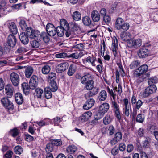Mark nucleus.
Instances as JSON below:
<instances>
[{
    "mask_svg": "<svg viewBox=\"0 0 158 158\" xmlns=\"http://www.w3.org/2000/svg\"><path fill=\"white\" fill-rule=\"evenodd\" d=\"M103 20L106 23L108 24L111 21V18L108 15H105L103 17Z\"/></svg>",
    "mask_w": 158,
    "mask_h": 158,
    "instance_id": "nucleus-61",
    "label": "nucleus"
},
{
    "mask_svg": "<svg viewBox=\"0 0 158 158\" xmlns=\"http://www.w3.org/2000/svg\"><path fill=\"white\" fill-rule=\"evenodd\" d=\"M48 88L52 92L56 91L58 89V87L55 81H51L49 83Z\"/></svg>",
    "mask_w": 158,
    "mask_h": 158,
    "instance_id": "nucleus-27",
    "label": "nucleus"
},
{
    "mask_svg": "<svg viewBox=\"0 0 158 158\" xmlns=\"http://www.w3.org/2000/svg\"><path fill=\"white\" fill-rule=\"evenodd\" d=\"M109 134L111 135H113L115 132V129L113 125H109L108 128Z\"/></svg>",
    "mask_w": 158,
    "mask_h": 158,
    "instance_id": "nucleus-51",
    "label": "nucleus"
},
{
    "mask_svg": "<svg viewBox=\"0 0 158 158\" xmlns=\"http://www.w3.org/2000/svg\"><path fill=\"white\" fill-rule=\"evenodd\" d=\"M148 67L146 64H143L138 68L136 71L135 75L137 77H139L148 71Z\"/></svg>",
    "mask_w": 158,
    "mask_h": 158,
    "instance_id": "nucleus-12",
    "label": "nucleus"
},
{
    "mask_svg": "<svg viewBox=\"0 0 158 158\" xmlns=\"http://www.w3.org/2000/svg\"><path fill=\"white\" fill-rule=\"evenodd\" d=\"M14 89L12 85L10 84H7L5 87L3 92L4 94L7 98H11L13 95Z\"/></svg>",
    "mask_w": 158,
    "mask_h": 158,
    "instance_id": "nucleus-8",
    "label": "nucleus"
},
{
    "mask_svg": "<svg viewBox=\"0 0 158 158\" xmlns=\"http://www.w3.org/2000/svg\"><path fill=\"white\" fill-rule=\"evenodd\" d=\"M115 114L117 119L119 121L121 119L119 110H115Z\"/></svg>",
    "mask_w": 158,
    "mask_h": 158,
    "instance_id": "nucleus-63",
    "label": "nucleus"
},
{
    "mask_svg": "<svg viewBox=\"0 0 158 158\" xmlns=\"http://www.w3.org/2000/svg\"><path fill=\"white\" fill-rule=\"evenodd\" d=\"M26 32L27 33L28 35L31 38L34 39L37 37V32L32 30L31 28L30 27L27 29Z\"/></svg>",
    "mask_w": 158,
    "mask_h": 158,
    "instance_id": "nucleus-23",
    "label": "nucleus"
},
{
    "mask_svg": "<svg viewBox=\"0 0 158 158\" xmlns=\"http://www.w3.org/2000/svg\"><path fill=\"white\" fill-rule=\"evenodd\" d=\"M131 36V34L129 32H122L120 35V39L124 41H128Z\"/></svg>",
    "mask_w": 158,
    "mask_h": 158,
    "instance_id": "nucleus-25",
    "label": "nucleus"
},
{
    "mask_svg": "<svg viewBox=\"0 0 158 158\" xmlns=\"http://www.w3.org/2000/svg\"><path fill=\"white\" fill-rule=\"evenodd\" d=\"M81 53L75 52L72 53L67 56L68 58H72L73 59H77L80 57H81L82 55H81Z\"/></svg>",
    "mask_w": 158,
    "mask_h": 158,
    "instance_id": "nucleus-39",
    "label": "nucleus"
},
{
    "mask_svg": "<svg viewBox=\"0 0 158 158\" xmlns=\"http://www.w3.org/2000/svg\"><path fill=\"white\" fill-rule=\"evenodd\" d=\"M53 146L52 143H48L45 148V150L46 152L48 153L52 152L53 150Z\"/></svg>",
    "mask_w": 158,
    "mask_h": 158,
    "instance_id": "nucleus-45",
    "label": "nucleus"
},
{
    "mask_svg": "<svg viewBox=\"0 0 158 158\" xmlns=\"http://www.w3.org/2000/svg\"><path fill=\"white\" fill-rule=\"evenodd\" d=\"M111 48L114 56H116L117 54V50L118 48V40L115 36L113 38Z\"/></svg>",
    "mask_w": 158,
    "mask_h": 158,
    "instance_id": "nucleus-16",
    "label": "nucleus"
},
{
    "mask_svg": "<svg viewBox=\"0 0 158 158\" xmlns=\"http://www.w3.org/2000/svg\"><path fill=\"white\" fill-rule=\"evenodd\" d=\"M72 17L75 21H79L81 19V14L80 12L78 11L74 12L72 15Z\"/></svg>",
    "mask_w": 158,
    "mask_h": 158,
    "instance_id": "nucleus-34",
    "label": "nucleus"
},
{
    "mask_svg": "<svg viewBox=\"0 0 158 158\" xmlns=\"http://www.w3.org/2000/svg\"><path fill=\"white\" fill-rule=\"evenodd\" d=\"M86 61L87 63L91 64L92 66H95L96 65L95 62L96 61V58L93 55L87 57Z\"/></svg>",
    "mask_w": 158,
    "mask_h": 158,
    "instance_id": "nucleus-24",
    "label": "nucleus"
},
{
    "mask_svg": "<svg viewBox=\"0 0 158 158\" xmlns=\"http://www.w3.org/2000/svg\"><path fill=\"white\" fill-rule=\"evenodd\" d=\"M50 67L48 65L44 66L42 69V73L44 74H47L49 73L50 70Z\"/></svg>",
    "mask_w": 158,
    "mask_h": 158,
    "instance_id": "nucleus-43",
    "label": "nucleus"
},
{
    "mask_svg": "<svg viewBox=\"0 0 158 158\" xmlns=\"http://www.w3.org/2000/svg\"><path fill=\"white\" fill-rule=\"evenodd\" d=\"M142 42L140 39H132L128 41L127 45L130 48H138L142 45Z\"/></svg>",
    "mask_w": 158,
    "mask_h": 158,
    "instance_id": "nucleus-6",
    "label": "nucleus"
},
{
    "mask_svg": "<svg viewBox=\"0 0 158 158\" xmlns=\"http://www.w3.org/2000/svg\"><path fill=\"white\" fill-rule=\"evenodd\" d=\"M22 87L24 93L26 94H27L29 93V86L28 84L26 82H24L22 84Z\"/></svg>",
    "mask_w": 158,
    "mask_h": 158,
    "instance_id": "nucleus-32",
    "label": "nucleus"
},
{
    "mask_svg": "<svg viewBox=\"0 0 158 158\" xmlns=\"http://www.w3.org/2000/svg\"><path fill=\"white\" fill-rule=\"evenodd\" d=\"M31 45L33 48H37L39 47L40 44L38 41L33 40L31 42Z\"/></svg>",
    "mask_w": 158,
    "mask_h": 158,
    "instance_id": "nucleus-50",
    "label": "nucleus"
},
{
    "mask_svg": "<svg viewBox=\"0 0 158 158\" xmlns=\"http://www.w3.org/2000/svg\"><path fill=\"white\" fill-rule=\"evenodd\" d=\"M48 35L47 33L44 32H42L40 34L41 38L45 43H48L50 40V38Z\"/></svg>",
    "mask_w": 158,
    "mask_h": 158,
    "instance_id": "nucleus-31",
    "label": "nucleus"
},
{
    "mask_svg": "<svg viewBox=\"0 0 158 158\" xmlns=\"http://www.w3.org/2000/svg\"><path fill=\"white\" fill-rule=\"evenodd\" d=\"M109 105L107 103H105L101 104L99 108L98 113L96 115V116H98L96 118L99 119L103 116L104 114L108 110Z\"/></svg>",
    "mask_w": 158,
    "mask_h": 158,
    "instance_id": "nucleus-4",
    "label": "nucleus"
},
{
    "mask_svg": "<svg viewBox=\"0 0 158 158\" xmlns=\"http://www.w3.org/2000/svg\"><path fill=\"white\" fill-rule=\"evenodd\" d=\"M151 46V45L148 44H145L138 51V55L140 58H145L148 56L150 53L149 50L147 48Z\"/></svg>",
    "mask_w": 158,
    "mask_h": 158,
    "instance_id": "nucleus-5",
    "label": "nucleus"
},
{
    "mask_svg": "<svg viewBox=\"0 0 158 158\" xmlns=\"http://www.w3.org/2000/svg\"><path fill=\"white\" fill-rule=\"evenodd\" d=\"M92 79V77L89 73H87L81 77V82L83 84H85L89 80Z\"/></svg>",
    "mask_w": 158,
    "mask_h": 158,
    "instance_id": "nucleus-20",
    "label": "nucleus"
},
{
    "mask_svg": "<svg viewBox=\"0 0 158 158\" xmlns=\"http://www.w3.org/2000/svg\"><path fill=\"white\" fill-rule=\"evenodd\" d=\"M82 21L85 25L87 26L91 24V22L90 18L87 16L83 17Z\"/></svg>",
    "mask_w": 158,
    "mask_h": 158,
    "instance_id": "nucleus-38",
    "label": "nucleus"
},
{
    "mask_svg": "<svg viewBox=\"0 0 158 158\" xmlns=\"http://www.w3.org/2000/svg\"><path fill=\"white\" fill-rule=\"evenodd\" d=\"M91 17L93 20L95 22H98L100 19V15L96 10H94L92 12Z\"/></svg>",
    "mask_w": 158,
    "mask_h": 158,
    "instance_id": "nucleus-26",
    "label": "nucleus"
},
{
    "mask_svg": "<svg viewBox=\"0 0 158 158\" xmlns=\"http://www.w3.org/2000/svg\"><path fill=\"white\" fill-rule=\"evenodd\" d=\"M107 97V93L105 90H102L100 92L98 96V98L100 101H104Z\"/></svg>",
    "mask_w": 158,
    "mask_h": 158,
    "instance_id": "nucleus-33",
    "label": "nucleus"
},
{
    "mask_svg": "<svg viewBox=\"0 0 158 158\" xmlns=\"http://www.w3.org/2000/svg\"><path fill=\"white\" fill-rule=\"evenodd\" d=\"M14 152L17 154L20 155L23 151V148L20 146H17L14 148Z\"/></svg>",
    "mask_w": 158,
    "mask_h": 158,
    "instance_id": "nucleus-42",
    "label": "nucleus"
},
{
    "mask_svg": "<svg viewBox=\"0 0 158 158\" xmlns=\"http://www.w3.org/2000/svg\"><path fill=\"white\" fill-rule=\"evenodd\" d=\"M10 79L11 82L14 86H18L20 81V78L19 75L16 73L13 72L10 75Z\"/></svg>",
    "mask_w": 158,
    "mask_h": 158,
    "instance_id": "nucleus-7",
    "label": "nucleus"
},
{
    "mask_svg": "<svg viewBox=\"0 0 158 158\" xmlns=\"http://www.w3.org/2000/svg\"><path fill=\"white\" fill-rule=\"evenodd\" d=\"M94 95V94L91 91H90L85 95V97L86 99H88L89 98L93 97Z\"/></svg>",
    "mask_w": 158,
    "mask_h": 158,
    "instance_id": "nucleus-64",
    "label": "nucleus"
},
{
    "mask_svg": "<svg viewBox=\"0 0 158 158\" xmlns=\"http://www.w3.org/2000/svg\"><path fill=\"white\" fill-rule=\"evenodd\" d=\"M157 81V78L156 77H153L148 79V83L149 85H153V84L156 83Z\"/></svg>",
    "mask_w": 158,
    "mask_h": 158,
    "instance_id": "nucleus-49",
    "label": "nucleus"
},
{
    "mask_svg": "<svg viewBox=\"0 0 158 158\" xmlns=\"http://www.w3.org/2000/svg\"><path fill=\"white\" fill-rule=\"evenodd\" d=\"M33 71V69L32 67L28 66L27 67L25 71L26 77L27 78H29L32 74Z\"/></svg>",
    "mask_w": 158,
    "mask_h": 158,
    "instance_id": "nucleus-29",
    "label": "nucleus"
},
{
    "mask_svg": "<svg viewBox=\"0 0 158 158\" xmlns=\"http://www.w3.org/2000/svg\"><path fill=\"white\" fill-rule=\"evenodd\" d=\"M62 118L58 117H56L53 119V122L55 124V125H58L62 121Z\"/></svg>",
    "mask_w": 158,
    "mask_h": 158,
    "instance_id": "nucleus-55",
    "label": "nucleus"
},
{
    "mask_svg": "<svg viewBox=\"0 0 158 158\" xmlns=\"http://www.w3.org/2000/svg\"><path fill=\"white\" fill-rule=\"evenodd\" d=\"M95 100L92 98L88 99L83 106V108L85 110H88L91 108L94 105Z\"/></svg>",
    "mask_w": 158,
    "mask_h": 158,
    "instance_id": "nucleus-15",
    "label": "nucleus"
},
{
    "mask_svg": "<svg viewBox=\"0 0 158 158\" xmlns=\"http://www.w3.org/2000/svg\"><path fill=\"white\" fill-rule=\"evenodd\" d=\"M92 112L89 111L84 113L80 117L81 121L84 122L88 121L92 115Z\"/></svg>",
    "mask_w": 158,
    "mask_h": 158,
    "instance_id": "nucleus-19",
    "label": "nucleus"
},
{
    "mask_svg": "<svg viewBox=\"0 0 158 158\" xmlns=\"http://www.w3.org/2000/svg\"><path fill=\"white\" fill-rule=\"evenodd\" d=\"M15 100L19 105L22 104L23 102L24 99L22 94L20 93H17L15 95Z\"/></svg>",
    "mask_w": 158,
    "mask_h": 158,
    "instance_id": "nucleus-22",
    "label": "nucleus"
},
{
    "mask_svg": "<svg viewBox=\"0 0 158 158\" xmlns=\"http://www.w3.org/2000/svg\"><path fill=\"white\" fill-rule=\"evenodd\" d=\"M67 54L65 52H60L55 55L56 57L58 58H64L67 57Z\"/></svg>",
    "mask_w": 158,
    "mask_h": 158,
    "instance_id": "nucleus-48",
    "label": "nucleus"
},
{
    "mask_svg": "<svg viewBox=\"0 0 158 158\" xmlns=\"http://www.w3.org/2000/svg\"><path fill=\"white\" fill-rule=\"evenodd\" d=\"M50 90L48 88H45V96L47 99H50L52 97V94Z\"/></svg>",
    "mask_w": 158,
    "mask_h": 158,
    "instance_id": "nucleus-41",
    "label": "nucleus"
},
{
    "mask_svg": "<svg viewBox=\"0 0 158 158\" xmlns=\"http://www.w3.org/2000/svg\"><path fill=\"white\" fill-rule=\"evenodd\" d=\"M112 107L115 109V110H119V106L115 101H112Z\"/></svg>",
    "mask_w": 158,
    "mask_h": 158,
    "instance_id": "nucleus-59",
    "label": "nucleus"
},
{
    "mask_svg": "<svg viewBox=\"0 0 158 158\" xmlns=\"http://www.w3.org/2000/svg\"><path fill=\"white\" fill-rule=\"evenodd\" d=\"M112 120V118L110 115L107 114L103 119V123L105 125H107L110 123Z\"/></svg>",
    "mask_w": 158,
    "mask_h": 158,
    "instance_id": "nucleus-37",
    "label": "nucleus"
},
{
    "mask_svg": "<svg viewBox=\"0 0 158 158\" xmlns=\"http://www.w3.org/2000/svg\"><path fill=\"white\" fill-rule=\"evenodd\" d=\"M13 154V152L11 150L8 151L5 155V156L6 158H11Z\"/></svg>",
    "mask_w": 158,
    "mask_h": 158,
    "instance_id": "nucleus-62",
    "label": "nucleus"
},
{
    "mask_svg": "<svg viewBox=\"0 0 158 158\" xmlns=\"http://www.w3.org/2000/svg\"><path fill=\"white\" fill-rule=\"evenodd\" d=\"M60 25L58 26L56 29V33L60 37L64 35L65 30L69 29V27L67 21L64 19H62L60 21Z\"/></svg>",
    "mask_w": 158,
    "mask_h": 158,
    "instance_id": "nucleus-1",
    "label": "nucleus"
},
{
    "mask_svg": "<svg viewBox=\"0 0 158 158\" xmlns=\"http://www.w3.org/2000/svg\"><path fill=\"white\" fill-rule=\"evenodd\" d=\"M1 102L3 106L8 109H13L14 106L12 102L7 98L3 97L1 99Z\"/></svg>",
    "mask_w": 158,
    "mask_h": 158,
    "instance_id": "nucleus-14",
    "label": "nucleus"
},
{
    "mask_svg": "<svg viewBox=\"0 0 158 158\" xmlns=\"http://www.w3.org/2000/svg\"><path fill=\"white\" fill-rule=\"evenodd\" d=\"M43 90L40 88H37L35 90V94L37 97L39 98H41L42 95L43 94Z\"/></svg>",
    "mask_w": 158,
    "mask_h": 158,
    "instance_id": "nucleus-40",
    "label": "nucleus"
},
{
    "mask_svg": "<svg viewBox=\"0 0 158 158\" xmlns=\"http://www.w3.org/2000/svg\"><path fill=\"white\" fill-rule=\"evenodd\" d=\"M85 84V88L87 90L89 91L92 90L94 86V82L92 79L89 80Z\"/></svg>",
    "mask_w": 158,
    "mask_h": 158,
    "instance_id": "nucleus-30",
    "label": "nucleus"
},
{
    "mask_svg": "<svg viewBox=\"0 0 158 158\" xmlns=\"http://www.w3.org/2000/svg\"><path fill=\"white\" fill-rule=\"evenodd\" d=\"M77 148L75 146H69L66 150V152L70 154H72L74 153L77 150Z\"/></svg>",
    "mask_w": 158,
    "mask_h": 158,
    "instance_id": "nucleus-36",
    "label": "nucleus"
},
{
    "mask_svg": "<svg viewBox=\"0 0 158 158\" xmlns=\"http://www.w3.org/2000/svg\"><path fill=\"white\" fill-rule=\"evenodd\" d=\"M27 33L22 32L19 35V39L21 42L24 44H27L29 42Z\"/></svg>",
    "mask_w": 158,
    "mask_h": 158,
    "instance_id": "nucleus-17",
    "label": "nucleus"
},
{
    "mask_svg": "<svg viewBox=\"0 0 158 158\" xmlns=\"http://www.w3.org/2000/svg\"><path fill=\"white\" fill-rule=\"evenodd\" d=\"M56 75L55 73H51L49 74L48 78V79L52 80L51 81H54V80L56 78Z\"/></svg>",
    "mask_w": 158,
    "mask_h": 158,
    "instance_id": "nucleus-53",
    "label": "nucleus"
},
{
    "mask_svg": "<svg viewBox=\"0 0 158 158\" xmlns=\"http://www.w3.org/2000/svg\"><path fill=\"white\" fill-rule=\"evenodd\" d=\"M38 77L35 75H33L31 77L29 82V88L31 89H34L37 87L38 83Z\"/></svg>",
    "mask_w": 158,
    "mask_h": 158,
    "instance_id": "nucleus-11",
    "label": "nucleus"
},
{
    "mask_svg": "<svg viewBox=\"0 0 158 158\" xmlns=\"http://www.w3.org/2000/svg\"><path fill=\"white\" fill-rule=\"evenodd\" d=\"M10 133L13 137H15L17 136L18 134V130L17 128H15L11 130Z\"/></svg>",
    "mask_w": 158,
    "mask_h": 158,
    "instance_id": "nucleus-56",
    "label": "nucleus"
},
{
    "mask_svg": "<svg viewBox=\"0 0 158 158\" xmlns=\"http://www.w3.org/2000/svg\"><path fill=\"white\" fill-rule=\"evenodd\" d=\"M27 51V49L23 47H20L17 50V52L18 53H21L25 52Z\"/></svg>",
    "mask_w": 158,
    "mask_h": 158,
    "instance_id": "nucleus-57",
    "label": "nucleus"
},
{
    "mask_svg": "<svg viewBox=\"0 0 158 158\" xmlns=\"http://www.w3.org/2000/svg\"><path fill=\"white\" fill-rule=\"evenodd\" d=\"M17 39L15 36L12 34L9 35L8 37L7 41V47H5V49L8 52H9L10 50L11 47H14L16 44Z\"/></svg>",
    "mask_w": 158,
    "mask_h": 158,
    "instance_id": "nucleus-3",
    "label": "nucleus"
},
{
    "mask_svg": "<svg viewBox=\"0 0 158 158\" xmlns=\"http://www.w3.org/2000/svg\"><path fill=\"white\" fill-rule=\"evenodd\" d=\"M73 49H77V50L81 51L84 49V46L82 43H78L72 47Z\"/></svg>",
    "mask_w": 158,
    "mask_h": 158,
    "instance_id": "nucleus-35",
    "label": "nucleus"
},
{
    "mask_svg": "<svg viewBox=\"0 0 158 158\" xmlns=\"http://www.w3.org/2000/svg\"><path fill=\"white\" fill-rule=\"evenodd\" d=\"M19 24L22 30H26V31H27V29L28 27H27V26L24 20H21L19 22Z\"/></svg>",
    "mask_w": 158,
    "mask_h": 158,
    "instance_id": "nucleus-44",
    "label": "nucleus"
},
{
    "mask_svg": "<svg viewBox=\"0 0 158 158\" xmlns=\"http://www.w3.org/2000/svg\"><path fill=\"white\" fill-rule=\"evenodd\" d=\"M77 69V67L76 64H71L68 70V75L69 76H72L75 72Z\"/></svg>",
    "mask_w": 158,
    "mask_h": 158,
    "instance_id": "nucleus-21",
    "label": "nucleus"
},
{
    "mask_svg": "<svg viewBox=\"0 0 158 158\" xmlns=\"http://www.w3.org/2000/svg\"><path fill=\"white\" fill-rule=\"evenodd\" d=\"M52 143L56 146H60L62 145V142L60 139H54L52 141Z\"/></svg>",
    "mask_w": 158,
    "mask_h": 158,
    "instance_id": "nucleus-52",
    "label": "nucleus"
},
{
    "mask_svg": "<svg viewBox=\"0 0 158 158\" xmlns=\"http://www.w3.org/2000/svg\"><path fill=\"white\" fill-rule=\"evenodd\" d=\"M136 108L138 110L139 109L141 106L142 105L143 103L142 101L140 100H139L135 103Z\"/></svg>",
    "mask_w": 158,
    "mask_h": 158,
    "instance_id": "nucleus-58",
    "label": "nucleus"
},
{
    "mask_svg": "<svg viewBox=\"0 0 158 158\" xmlns=\"http://www.w3.org/2000/svg\"><path fill=\"white\" fill-rule=\"evenodd\" d=\"M124 20L121 18H118L116 20L115 27V28L118 30L126 31L129 28L130 25L128 23H124Z\"/></svg>",
    "mask_w": 158,
    "mask_h": 158,
    "instance_id": "nucleus-2",
    "label": "nucleus"
},
{
    "mask_svg": "<svg viewBox=\"0 0 158 158\" xmlns=\"http://www.w3.org/2000/svg\"><path fill=\"white\" fill-rule=\"evenodd\" d=\"M124 104L125 106V109L131 108V104L130 102H128V100L127 98L123 99Z\"/></svg>",
    "mask_w": 158,
    "mask_h": 158,
    "instance_id": "nucleus-54",
    "label": "nucleus"
},
{
    "mask_svg": "<svg viewBox=\"0 0 158 158\" xmlns=\"http://www.w3.org/2000/svg\"><path fill=\"white\" fill-rule=\"evenodd\" d=\"M122 138V133L121 132H117L115 135L114 138L110 141V143L112 145L116 144L118 142L121 140Z\"/></svg>",
    "mask_w": 158,
    "mask_h": 158,
    "instance_id": "nucleus-18",
    "label": "nucleus"
},
{
    "mask_svg": "<svg viewBox=\"0 0 158 158\" xmlns=\"http://www.w3.org/2000/svg\"><path fill=\"white\" fill-rule=\"evenodd\" d=\"M144 120V116L143 114H139L137 115L136 121L140 123H143Z\"/></svg>",
    "mask_w": 158,
    "mask_h": 158,
    "instance_id": "nucleus-47",
    "label": "nucleus"
},
{
    "mask_svg": "<svg viewBox=\"0 0 158 158\" xmlns=\"http://www.w3.org/2000/svg\"><path fill=\"white\" fill-rule=\"evenodd\" d=\"M56 28L52 24L49 23L46 25V29L47 33L50 36H55L56 34Z\"/></svg>",
    "mask_w": 158,
    "mask_h": 158,
    "instance_id": "nucleus-9",
    "label": "nucleus"
},
{
    "mask_svg": "<svg viewBox=\"0 0 158 158\" xmlns=\"http://www.w3.org/2000/svg\"><path fill=\"white\" fill-rule=\"evenodd\" d=\"M9 28L10 31L13 34H16L18 32L16 24L13 22L9 23Z\"/></svg>",
    "mask_w": 158,
    "mask_h": 158,
    "instance_id": "nucleus-28",
    "label": "nucleus"
},
{
    "mask_svg": "<svg viewBox=\"0 0 158 158\" xmlns=\"http://www.w3.org/2000/svg\"><path fill=\"white\" fill-rule=\"evenodd\" d=\"M140 64V62L137 60H135L132 62L130 65L131 69H133L136 68Z\"/></svg>",
    "mask_w": 158,
    "mask_h": 158,
    "instance_id": "nucleus-46",
    "label": "nucleus"
},
{
    "mask_svg": "<svg viewBox=\"0 0 158 158\" xmlns=\"http://www.w3.org/2000/svg\"><path fill=\"white\" fill-rule=\"evenodd\" d=\"M69 66L67 62H63L58 64L56 67V72L58 73H61L65 71Z\"/></svg>",
    "mask_w": 158,
    "mask_h": 158,
    "instance_id": "nucleus-10",
    "label": "nucleus"
},
{
    "mask_svg": "<svg viewBox=\"0 0 158 158\" xmlns=\"http://www.w3.org/2000/svg\"><path fill=\"white\" fill-rule=\"evenodd\" d=\"M149 85V86L145 89L143 94L144 96L145 97H147L149 94L155 93L157 90V88L155 85Z\"/></svg>",
    "mask_w": 158,
    "mask_h": 158,
    "instance_id": "nucleus-13",
    "label": "nucleus"
},
{
    "mask_svg": "<svg viewBox=\"0 0 158 158\" xmlns=\"http://www.w3.org/2000/svg\"><path fill=\"white\" fill-rule=\"evenodd\" d=\"M72 28L74 30L77 31L79 28V26L75 23H73L71 24Z\"/></svg>",
    "mask_w": 158,
    "mask_h": 158,
    "instance_id": "nucleus-60",
    "label": "nucleus"
}]
</instances>
